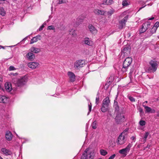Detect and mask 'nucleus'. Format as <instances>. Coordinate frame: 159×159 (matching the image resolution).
Segmentation results:
<instances>
[{"instance_id":"f257e3e1","label":"nucleus","mask_w":159,"mask_h":159,"mask_svg":"<svg viewBox=\"0 0 159 159\" xmlns=\"http://www.w3.org/2000/svg\"><path fill=\"white\" fill-rule=\"evenodd\" d=\"M95 153L94 150H89V148L86 149L81 157V159H93Z\"/></svg>"},{"instance_id":"f03ea898","label":"nucleus","mask_w":159,"mask_h":159,"mask_svg":"<svg viewBox=\"0 0 159 159\" xmlns=\"http://www.w3.org/2000/svg\"><path fill=\"white\" fill-rule=\"evenodd\" d=\"M28 80L27 76H25L21 77L20 79L14 78L13 79L12 81L17 86H21L26 84Z\"/></svg>"},{"instance_id":"7ed1b4c3","label":"nucleus","mask_w":159,"mask_h":159,"mask_svg":"<svg viewBox=\"0 0 159 159\" xmlns=\"http://www.w3.org/2000/svg\"><path fill=\"white\" fill-rule=\"evenodd\" d=\"M132 61V58L130 57H128L126 58L124 61L123 67L122 71L123 72H125L127 70L128 68L131 64Z\"/></svg>"},{"instance_id":"20e7f679","label":"nucleus","mask_w":159,"mask_h":159,"mask_svg":"<svg viewBox=\"0 0 159 159\" xmlns=\"http://www.w3.org/2000/svg\"><path fill=\"white\" fill-rule=\"evenodd\" d=\"M132 146V144L131 143H129L125 148L120 150L119 151V153L121 154L123 157H125L127 153L130 151Z\"/></svg>"},{"instance_id":"39448f33","label":"nucleus","mask_w":159,"mask_h":159,"mask_svg":"<svg viewBox=\"0 0 159 159\" xmlns=\"http://www.w3.org/2000/svg\"><path fill=\"white\" fill-rule=\"evenodd\" d=\"M127 136L124 135V133H121L118 137L116 143L118 144L122 145L125 143L127 140Z\"/></svg>"},{"instance_id":"423d86ee","label":"nucleus","mask_w":159,"mask_h":159,"mask_svg":"<svg viewBox=\"0 0 159 159\" xmlns=\"http://www.w3.org/2000/svg\"><path fill=\"white\" fill-rule=\"evenodd\" d=\"M150 66L148 69V71L150 72L155 71L158 66L157 62L152 60L150 61Z\"/></svg>"},{"instance_id":"0eeeda50","label":"nucleus","mask_w":159,"mask_h":159,"mask_svg":"<svg viewBox=\"0 0 159 159\" xmlns=\"http://www.w3.org/2000/svg\"><path fill=\"white\" fill-rule=\"evenodd\" d=\"M126 118L125 116L122 114H118L116 117V121L118 124H120L121 122L124 121Z\"/></svg>"},{"instance_id":"6e6552de","label":"nucleus","mask_w":159,"mask_h":159,"mask_svg":"<svg viewBox=\"0 0 159 159\" xmlns=\"http://www.w3.org/2000/svg\"><path fill=\"white\" fill-rule=\"evenodd\" d=\"M129 16L127 15L125 16L123 19L119 22V28L121 29L125 26L126 24V23L127 22Z\"/></svg>"},{"instance_id":"1a4fd4ad","label":"nucleus","mask_w":159,"mask_h":159,"mask_svg":"<svg viewBox=\"0 0 159 159\" xmlns=\"http://www.w3.org/2000/svg\"><path fill=\"white\" fill-rule=\"evenodd\" d=\"M84 61L82 60H79L74 64V67L76 69H79L83 66Z\"/></svg>"},{"instance_id":"9d476101","label":"nucleus","mask_w":159,"mask_h":159,"mask_svg":"<svg viewBox=\"0 0 159 159\" xmlns=\"http://www.w3.org/2000/svg\"><path fill=\"white\" fill-rule=\"evenodd\" d=\"M67 75L70 82H73L75 80V76L73 72L71 71H68L67 73Z\"/></svg>"},{"instance_id":"9b49d317","label":"nucleus","mask_w":159,"mask_h":159,"mask_svg":"<svg viewBox=\"0 0 159 159\" xmlns=\"http://www.w3.org/2000/svg\"><path fill=\"white\" fill-rule=\"evenodd\" d=\"M39 65V63L36 62H30L28 64V67L32 69H36L38 66Z\"/></svg>"},{"instance_id":"f8f14e48","label":"nucleus","mask_w":159,"mask_h":159,"mask_svg":"<svg viewBox=\"0 0 159 159\" xmlns=\"http://www.w3.org/2000/svg\"><path fill=\"white\" fill-rule=\"evenodd\" d=\"M1 150L3 154L6 156L10 155L12 154V152L10 150L5 148H2Z\"/></svg>"},{"instance_id":"ddd939ff","label":"nucleus","mask_w":159,"mask_h":159,"mask_svg":"<svg viewBox=\"0 0 159 159\" xmlns=\"http://www.w3.org/2000/svg\"><path fill=\"white\" fill-rule=\"evenodd\" d=\"M94 12L97 15H105L106 12L103 10H100L98 9H96L94 10Z\"/></svg>"},{"instance_id":"4468645a","label":"nucleus","mask_w":159,"mask_h":159,"mask_svg":"<svg viewBox=\"0 0 159 159\" xmlns=\"http://www.w3.org/2000/svg\"><path fill=\"white\" fill-rule=\"evenodd\" d=\"M83 42L84 44L89 46H92L93 44V42L88 38H85Z\"/></svg>"},{"instance_id":"2eb2a0df","label":"nucleus","mask_w":159,"mask_h":159,"mask_svg":"<svg viewBox=\"0 0 159 159\" xmlns=\"http://www.w3.org/2000/svg\"><path fill=\"white\" fill-rule=\"evenodd\" d=\"M114 80L113 77L111 76L107 80V82L105 84V86L108 87L110 84L113 82Z\"/></svg>"},{"instance_id":"dca6fc26","label":"nucleus","mask_w":159,"mask_h":159,"mask_svg":"<svg viewBox=\"0 0 159 159\" xmlns=\"http://www.w3.org/2000/svg\"><path fill=\"white\" fill-rule=\"evenodd\" d=\"M5 87L6 90L8 92L11 91L12 89L11 84L9 83H5Z\"/></svg>"},{"instance_id":"f3484780","label":"nucleus","mask_w":159,"mask_h":159,"mask_svg":"<svg viewBox=\"0 0 159 159\" xmlns=\"http://www.w3.org/2000/svg\"><path fill=\"white\" fill-rule=\"evenodd\" d=\"M88 27L89 30L92 33L95 34L97 33V30L92 25H89Z\"/></svg>"},{"instance_id":"a211bd4d","label":"nucleus","mask_w":159,"mask_h":159,"mask_svg":"<svg viewBox=\"0 0 159 159\" xmlns=\"http://www.w3.org/2000/svg\"><path fill=\"white\" fill-rule=\"evenodd\" d=\"M5 137L7 140L10 141L12 139V135L10 132L7 131L6 132Z\"/></svg>"},{"instance_id":"6ab92c4d","label":"nucleus","mask_w":159,"mask_h":159,"mask_svg":"<svg viewBox=\"0 0 159 159\" xmlns=\"http://www.w3.org/2000/svg\"><path fill=\"white\" fill-rule=\"evenodd\" d=\"M130 48L129 47H126L124 48L123 50H122V52L124 53L125 55L128 54L130 53Z\"/></svg>"},{"instance_id":"aec40b11","label":"nucleus","mask_w":159,"mask_h":159,"mask_svg":"<svg viewBox=\"0 0 159 159\" xmlns=\"http://www.w3.org/2000/svg\"><path fill=\"white\" fill-rule=\"evenodd\" d=\"M149 134V133L148 132H146L144 134L143 137L141 139L140 141L143 143H144L146 141L147 139L148 136Z\"/></svg>"},{"instance_id":"412c9836","label":"nucleus","mask_w":159,"mask_h":159,"mask_svg":"<svg viewBox=\"0 0 159 159\" xmlns=\"http://www.w3.org/2000/svg\"><path fill=\"white\" fill-rule=\"evenodd\" d=\"M26 57L27 58L30 60L33 59L35 57L34 54L33 53L30 52L28 53L27 54Z\"/></svg>"},{"instance_id":"4be33fe9","label":"nucleus","mask_w":159,"mask_h":159,"mask_svg":"<svg viewBox=\"0 0 159 159\" xmlns=\"http://www.w3.org/2000/svg\"><path fill=\"white\" fill-rule=\"evenodd\" d=\"M114 1L113 0H104L102 1V4L105 5H110L113 3Z\"/></svg>"},{"instance_id":"5701e85b","label":"nucleus","mask_w":159,"mask_h":159,"mask_svg":"<svg viewBox=\"0 0 159 159\" xmlns=\"http://www.w3.org/2000/svg\"><path fill=\"white\" fill-rule=\"evenodd\" d=\"M7 98L4 95L0 96V102L5 103L7 101Z\"/></svg>"},{"instance_id":"b1692460","label":"nucleus","mask_w":159,"mask_h":159,"mask_svg":"<svg viewBox=\"0 0 159 159\" xmlns=\"http://www.w3.org/2000/svg\"><path fill=\"white\" fill-rule=\"evenodd\" d=\"M110 102V100H109V98L107 97L105 98L103 101L102 104L104 105H107L108 106Z\"/></svg>"},{"instance_id":"393cba45","label":"nucleus","mask_w":159,"mask_h":159,"mask_svg":"<svg viewBox=\"0 0 159 159\" xmlns=\"http://www.w3.org/2000/svg\"><path fill=\"white\" fill-rule=\"evenodd\" d=\"M156 30H157L152 27V28L150 29L148 31L149 33V36H150L154 33H155L156 32Z\"/></svg>"},{"instance_id":"a878e982","label":"nucleus","mask_w":159,"mask_h":159,"mask_svg":"<svg viewBox=\"0 0 159 159\" xmlns=\"http://www.w3.org/2000/svg\"><path fill=\"white\" fill-rule=\"evenodd\" d=\"M30 51L35 53H38L40 51V49L39 48L34 47H32L30 49Z\"/></svg>"},{"instance_id":"bb28decb","label":"nucleus","mask_w":159,"mask_h":159,"mask_svg":"<svg viewBox=\"0 0 159 159\" xmlns=\"http://www.w3.org/2000/svg\"><path fill=\"white\" fill-rule=\"evenodd\" d=\"M40 37V35H38L33 38L30 40V43L32 44L37 41L38 39H39V38Z\"/></svg>"},{"instance_id":"cd10ccee","label":"nucleus","mask_w":159,"mask_h":159,"mask_svg":"<svg viewBox=\"0 0 159 159\" xmlns=\"http://www.w3.org/2000/svg\"><path fill=\"white\" fill-rule=\"evenodd\" d=\"M143 107H144V108L146 109V112H151V113H155V110H152L151 108L146 106H143Z\"/></svg>"},{"instance_id":"c85d7f7f","label":"nucleus","mask_w":159,"mask_h":159,"mask_svg":"<svg viewBox=\"0 0 159 159\" xmlns=\"http://www.w3.org/2000/svg\"><path fill=\"white\" fill-rule=\"evenodd\" d=\"M143 27L145 28L147 30L150 28L151 25V22L148 21L143 23L142 25Z\"/></svg>"},{"instance_id":"c756f323","label":"nucleus","mask_w":159,"mask_h":159,"mask_svg":"<svg viewBox=\"0 0 159 159\" xmlns=\"http://www.w3.org/2000/svg\"><path fill=\"white\" fill-rule=\"evenodd\" d=\"M108 106L107 105H104L102 104V106L101 108V111L103 112L107 111L108 109Z\"/></svg>"},{"instance_id":"7c9ffc66","label":"nucleus","mask_w":159,"mask_h":159,"mask_svg":"<svg viewBox=\"0 0 159 159\" xmlns=\"http://www.w3.org/2000/svg\"><path fill=\"white\" fill-rule=\"evenodd\" d=\"M130 4V2L129 0H124L122 2V5L123 7H126Z\"/></svg>"},{"instance_id":"2f4dec72","label":"nucleus","mask_w":159,"mask_h":159,"mask_svg":"<svg viewBox=\"0 0 159 159\" xmlns=\"http://www.w3.org/2000/svg\"><path fill=\"white\" fill-rule=\"evenodd\" d=\"M0 15L2 16H4L6 15V11L2 7H0Z\"/></svg>"},{"instance_id":"473e14b6","label":"nucleus","mask_w":159,"mask_h":159,"mask_svg":"<svg viewBox=\"0 0 159 159\" xmlns=\"http://www.w3.org/2000/svg\"><path fill=\"white\" fill-rule=\"evenodd\" d=\"M114 107H115L116 110H118L119 109V107L118 105V102L116 101L115 100L114 101Z\"/></svg>"},{"instance_id":"72a5a7b5","label":"nucleus","mask_w":159,"mask_h":159,"mask_svg":"<svg viewBox=\"0 0 159 159\" xmlns=\"http://www.w3.org/2000/svg\"><path fill=\"white\" fill-rule=\"evenodd\" d=\"M146 122L145 121L141 120L139 122V125L142 126H144L145 125Z\"/></svg>"},{"instance_id":"f704fd0d","label":"nucleus","mask_w":159,"mask_h":159,"mask_svg":"<svg viewBox=\"0 0 159 159\" xmlns=\"http://www.w3.org/2000/svg\"><path fill=\"white\" fill-rule=\"evenodd\" d=\"M100 153L102 156H105L107 154V152L105 150L103 149H101L100 150Z\"/></svg>"},{"instance_id":"c9c22d12","label":"nucleus","mask_w":159,"mask_h":159,"mask_svg":"<svg viewBox=\"0 0 159 159\" xmlns=\"http://www.w3.org/2000/svg\"><path fill=\"white\" fill-rule=\"evenodd\" d=\"M147 30V29L143 27L142 25V27L139 30V32L140 33H142L144 32Z\"/></svg>"},{"instance_id":"e433bc0d","label":"nucleus","mask_w":159,"mask_h":159,"mask_svg":"<svg viewBox=\"0 0 159 159\" xmlns=\"http://www.w3.org/2000/svg\"><path fill=\"white\" fill-rule=\"evenodd\" d=\"M97 122L94 121L91 125L92 128L93 129H96L97 128Z\"/></svg>"},{"instance_id":"4c0bfd02","label":"nucleus","mask_w":159,"mask_h":159,"mask_svg":"<svg viewBox=\"0 0 159 159\" xmlns=\"http://www.w3.org/2000/svg\"><path fill=\"white\" fill-rule=\"evenodd\" d=\"M153 27L157 30V28L159 27V22H156Z\"/></svg>"},{"instance_id":"58836bf2","label":"nucleus","mask_w":159,"mask_h":159,"mask_svg":"<svg viewBox=\"0 0 159 159\" xmlns=\"http://www.w3.org/2000/svg\"><path fill=\"white\" fill-rule=\"evenodd\" d=\"M66 2H67V0H59L58 3L59 4H61L62 3H65Z\"/></svg>"},{"instance_id":"ea45409f","label":"nucleus","mask_w":159,"mask_h":159,"mask_svg":"<svg viewBox=\"0 0 159 159\" xmlns=\"http://www.w3.org/2000/svg\"><path fill=\"white\" fill-rule=\"evenodd\" d=\"M16 69L13 66H10L9 68V71L16 70Z\"/></svg>"},{"instance_id":"a19ab883","label":"nucleus","mask_w":159,"mask_h":159,"mask_svg":"<svg viewBox=\"0 0 159 159\" xmlns=\"http://www.w3.org/2000/svg\"><path fill=\"white\" fill-rule=\"evenodd\" d=\"M99 97L98 96L96 98V100H95V103L97 105H98L99 103Z\"/></svg>"},{"instance_id":"79ce46f5","label":"nucleus","mask_w":159,"mask_h":159,"mask_svg":"<svg viewBox=\"0 0 159 159\" xmlns=\"http://www.w3.org/2000/svg\"><path fill=\"white\" fill-rule=\"evenodd\" d=\"M91 108H92V104L90 103V104H89V111L88 114V115L89 114V113L91 111Z\"/></svg>"},{"instance_id":"37998d69","label":"nucleus","mask_w":159,"mask_h":159,"mask_svg":"<svg viewBox=\"0 0 159 159\" xmlns=\"http://www.w3.org/2000/svg\"><path fill=\"white\" fill-rule=\"evenodd\" d=\"M129 99L132 102H134L135 101V99L133 97L129 96Z\"/></svg>"},{"instance_id":"c03bdc74","label":"nucleus","mask_w":159,"mask_h":159,"mask_svg":"<svg viewBox=\"0 0 159 159\" xmlns=\"http://www.w3.org/2000/svg\"><path fill=\"white\" fill-rule=\"evenodd\" d=\"M74 32L73 33H71V31H70V34H72V35L74 37H75L77 35V34L75 33V30H73Z\"/></svg>"},{"instance_id":"a18cd8bd","label":"nucleus","mask_w":159,"mask_h":159,"mask_svg":"<svg viewBox=\"0 0 159 159\" xmlns=\"http://www.w3.org/2000/svg\"><path fill=\"white\" fill-rule=\"evenodd\" d=\"M128 131V129H126L122 133H124V135L127 137V132Z\"/></svg>"},{"instance_id":"49530a36","label":"nucleus","mask_w":159,"mask_h":159,"mask_svg":"<svg viewBox=\"0 0 159 159\" xmlns=\"http://www.w3.org/2000/svg\"><path fill=\"white\" fill-rule=\"evenodd\" d=\"M47 29L49 30H53L54 29V28L52 25L48 26Z\"/></svg>"},{"instance_id":"de8ad7c7","label":"nucleus","mask_w":159,"mask_h":159,"mask_svg":"<svg viewBox=\"0 0 159 159\" xmlns=\"http://www.w3.org/2000/svg\"><path fill=\"white\" fill-rule=\"evenodd\" d=\"M116 157V155L113 154L108 159H113Z\"/></svg>"},{"instance_id":"09e8293b","label":"nucleus","mask_w":159,"mask_h":159,"mask_svg":"<svg viewBox=\"0 0 159 159\" xmlns=\"http://www.w3.org/2000/svg\"><path fill=\"white\" fill-rule=\"evenodd\" d=\"M44 26L43 25H42V26H41L40 28H39V31H41L43 29V28Z\"/></svg>"},{"instance_id":"8fccbe9b","label":"nucleus","mask_w":159,"mask_h":159,"mask_svg":"<svg viewBox=\"0 0 159 159\" xmlns=\"http://www.w3.org/2000/svg\"><path fill=\"white\" fill-rule=\"evenodd\" d=\"M2 78H0V89L1 88V84L2 83Z\"/></svg>"},{"instance_id":"3c124183","label":"nucleus","mask_w":159,"mask_h":159,"mask_svg":"<svg viewBox=\"0 0 159 159\" xmlns=\"http://www.w3.org/2000/svg\"><path fill=\"white\" fill-rule=\"evenodd\" d=\"M154 19V17H152L151 18H148V20H153Z\"/></svg>"},{"instance_id":"603ef678","label":"nucleus","mask_w":159,"mask_h":159,"mask_svg":"<svg viewBox=\"0 0 159 159\" xmlns=\"http://www.w3.org/2000/svg\"><path fill=\"white\" fill-rule=\"evenodd\" d=\"M2 48L3 49H5V47L3 46H1V45H0V49H2Z\"/></svg>"},{"instance_id":"864d4df0","label":"nucleus","mask_w":159,"mask_h":159,"mask_svg":"<svg viewBox=\"0 0 159 159\" xmlns=\"http://www.w3.org/2000/svg\"><path fill=\"white\" fill-rule=\"evenodd\" d=\"M146 6V5H144V6H143V7H140L139 8V9L138 10V11H139L140 10H141L143 8H144L145 6Z\"/></svg>"},{"instance_id":"5fc2aeb1","label":"nucleus","mask_w":159,"mask_h":159,"mask_svg":"<svg viewBox=\"0 0 159 159\" xmlns=\"http://www.w3.org/2000/svg\"><path fill=\"white\" fill-rule=\"evenodd\" d=\"M131 139L132 140L134 141V140H135V137H134V136H132V137H131Z\"/></svg>"},{"instance_id":"6e6d98bb","label":"nucleus","mask_w":159,"mask_h":159,"mask_svg":"<svg viewBox=\"0 0 159 159\" xmlns=\"http://www.w3.org/2000/svg\"><path fill=\"white\" fill-rule=\"evenodd\" d=\"M139 111L140 113L142 112L143 111V109L142 108H140L139 109Z\"/></svg>"},{"instance_id":"4d7b16f0","label":"nucleus","mask_w":159,"mask_h":159,"mask_svg":"<svg viewBox=\"0 0 159 159\" xmlns=\"http://www.w3.org/2000/svg\"><path fill=\"white\" fill-rule=\"evenodd\" d=\"M139 3L140 4H143L144 3V4L145 3L144 2H140Z\"/></svg>"},{"instance_id":"13d9d810","label":"nucleus","mask_w":159,"mask_h":159,"mask_svg":"<svg viewBox=\"0 0 159 159\" xmlns=\"http://www.w3.org/2000/svg\"><path fill=\"white\" fill-rule=\"evenodd\" d=\"M113 12L112 11L111 12V13H110L111 14H113Z\"/></svg>"},{"instance_id":"bf43d9fd","label":"nucleus","mask_w":159,"mask_h":159,"mask_svg":"<svg viewBox=\"0 0 159 159\" xmlns=\"http://www.w3.org/2000/svg\"><path fill=\"white\" fill-rule=\"evenodd\" d=\"M15 74L16 75H17V73H16Z\"/></svg>"},{"instance_id":"052dcab7","label":"nucleus","mask_w":159,"mask_h":159,"mask_svg":"<svg viewBox=\"0 0 159 159\" xmlns=\"http://www.w3.org/2000/svg\"><path fill=\"white\" fill-rule=\"evenodd\" d=\"M152 4L150 3V6H151V5H152Z\"/></svg>"},{"instance_id":"680f3d73","label":"nucleus","mask_w":159,"mask_h":159,"mask_svg":"<svg viewBox=\"0 0 159 159\" xmlns=\"http://www.w3.org/2000/svg\"><path fill=\"white\" fill-rule=\"evenodd\" d=\"M145 102H146V103H147V102H147V101H146Z\"/></svg>"},{"instance_id":"e2e57ef3","label":"nucleus","mask_w":159,"mask_h":159,"mask_svg":"<svg viewBox=\"0 0 159 159\" xmlns=\"http://www.w3.org/2000/svg\"><path fill=\"white\" fill-rule=\"evenodd\" d=\"M87 124H86V127H87Z\"/></svg>"}]
</instances>
